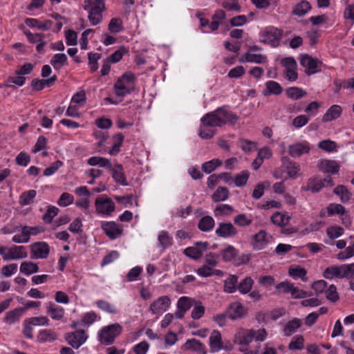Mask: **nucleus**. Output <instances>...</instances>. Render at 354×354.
<instances>
[{
	"label": "nucleus",
	"instance_id": "obj_1",
	"mask_svg": "<svg viewBox=\"0 0 354 354\" xmlns=\"http://www.w3.org/2000/svg\"><path fill=\"white\" fill-rule=\"evenodd\" d=\"M83 8L88 11V18L93 26L102 21V12L105 10L104 0H85Z\"/></svg>",
	"mask_w": 354,
	"mask_h": 354
},
{
	"label": "nucleus",
	"instance_id": "obj_2",
	"mask_svg": "<svg viewBox=\"0 0 354 354\" xmlns=\"http://www.w3.org/2000/svg\"><path fill=\"white\" fill-rule=\"evenodd\" d=\"M135 75L130 72L124 73L114 84L115 93L118 97H124L129 94L134 87Z\"/></svg>",
	"mask_w": 354,
	"mask_h": 354
},
{
	"label": "nucleus",
	"instance_id": "obj_3",
	"mask_svg": "<svg viewBox=\"0 0 354 354\" xmlns=\"http://www.w3.org/2000/svg\"><path fill=\"white\" fill-rule=\"evenodd\" d=\"M122 330V327L119 324H113L104 327L98 333L100 342L104 345L113 344L115 337Z\"/></svg>",
	"mask_w": 354,
	"mask_h": 354
},
{
	"label": "nucleus",
	"instance_id": "obj_4",
	"mask_svg": "<svg viewBox=\"0 0 354 354\" xmlns=\"http://www.w3.org/2000/svg\"><path fill=\"white\" fill-rule=\"evenodd\" d=\"M282 30L273 27H268L261 32V42L269 44L273 47L278 46L282 37Z\"/></svg>",
	"mask_w": 354,
	"mask_h": 354
},
{
	"label": "nucleus",
	"instance_id": "obj_5",
	"mask_svg": "<svg viewBox=\"0 0 354 354\" xmlns=\"http://www.w3.org/2000/svg\"><path fill=\"white\" fill-rule=\"evenodd\" d=\"M95 206L98 214L106 216H110L115 209L112 199L104 196H99L95 199Z\"/></svg>",
	"mask_w": 354,
	"mask_h": 354
},
{
	"label": "nucleus",
	"instance_id": "obj_6",
	"mask_svg": "<svg viewBox=\"0 0 354 354\" xmlns=\"http://www.w3.org/2000/svg\"><path fill=\"white\" fill-rule=\"evenodd\" d=\"M28 252L26 247L22 245H12L6 247V251L3 255L4 261L21 259L27 257Z\"/></svg>",
	"mask_w": 354,
	"mask_h": 354
},
{
	"label": "nucleus",
	"instance_id": "obj_7",
	"mask_svg": "<svg viewBox=\"0 0 354 354\" xmlns=\"http://www.w3.org/2000/svg\"><path fill=\"white\" fill-rule=\"evenodd\" d=\"M207 242H196L194 246L188 247L184 250L183 253L188 257L197 260L201 258L204 252L207 250Z\"/></svg>",
	"mask_w": 354,
	"mask_h": 354
},
{
	"label": "nucleus",
	"instance_id": "obj_8",
	"mask_svg": "<svg viewBox=\"0 0 354 354\" xmlns=\"http://www.w3.org/2000/svg\"><path fill=\"white\" fill-rule=\"evenodd\" d=\"M171 305V300L168 296H162L152 302L149 310L153 315L161 314L165 312Z\"/></svg>",
	"mask_w": 354,
	"mask_h": 354
},
{
	"label": "nucleus",
	"instance_id": "obj_9",
	"mask_svg": "<svg viewBox=\"0 0 354 354\" xmlns=\"http://www.w3.org/2000/svg\"><path fill=\"white\" fill-rule=\"evenodd\" d=\"M32 259H46L50 252V247L46 242H36L30 245Z\"/></svg>",
	"mask_w": 354,
	"mask_h": 354
},
{
	"label": "nucleus",
	"instance_id": "obj_10",
	"mask_svg": "<svg viewBox=\"0 0 354 354\" xmlns=\"http://www.w3.org/2000/svg\"><path fill=\"white\" fill-rule=\"evenodd\" d=\"M255 330L239 328L234 336L235 344L241 346L248 345L254 338Z\"/></svg>",
	"mask_w": 354,
	"mask_h": 354
},
{
	"label": "nucleus",
	"instance_id": "obj_11",
	"mask_svg": "<svg viewBox=\"0 0 354 354\" xmlns=\"http://www.w3.org/2000/svg\"><path fill=\"white\" fill-rule=\"evenodd\" d=\"M86 339L87 336L83 330H78L66 335V340L74 348L80 347Z\"/></svg>",
	"mask_w": 354,
	"mask_h": 354
},
{
	"label": "nucleus",
	"instance_id": "obj_12",
	"mask_svg": "<svg viewBox=\"0 0 354 354\" xmlns=\"http://www.w3.org/2000/svg\"><path fill=\"white\" fill-rule=\"evenodd\" d=\"M215 233L218 237L230 238L237 235L238 230L230 222L220 223L218 225Z\"/></svg>",
	"mask_w": 354,
	"mask_h": 354
},
{
	"label": "nucleus",
	"instance_id": "obj_13",
	"mask_svg": "<svg viewBox=\"0 0 354 354\" xmlns=\"http://www.w3.org/2000/svg\"><path fill=\"white\" fill-rule=\"evenodd\" d=\"M105 234L111 239H115L122 234V229L113 221L103 222L101 225Z\"/></svg>",
	"mask_w": 354,
	"mask_h": 354
},
{
	"label": "nucleus",
	"instance_id": "obj_14",
	"mask_svg": "<svg viewBox=\"0 0 354 354\" xmlns=\"http://www.w3.org/2000/svg\"><path fill=\"white\" fill-rule=\"evenodd\" d=\"M247 313L243 306L240 302L231 304L227 310V317L232 320H236L243 317Z\"/></svg>",
	"mask_w": 354,
	"mask_h": 354
},
{
	"label": "nucleus",
	"instance_id": "obj_15",
	"mask_svg": "<svg viewBox=\"0 0 354 354\" xmlns=\"http://www.w3.org/2000/svg\"><path fill=\"white\" fill-rule=\"evenodd\" d=\"M300 64L302 66L306 68V73L311 75L317 72L316 68L322 64V62L313 58L308 55H305L301 56Z\"/></svg>",
	"mask_w": 354,
	"mask_h": 354
},
{
	"label": "nucleus",
	"instance_id": "obj_16",
	"mask_svg": "<svg viewBox=\"0 0 354 354\" xmlns=\"http://www.w3.org/2000/svg\"><path fill=\"white\" fill-rule=\"evenodd\" d=\"M201 120L204 126H209V127H222L223 120L219 118L217 109L206 113Z\"/></svg>",
	"mask_w": 354,
	"mask_h": 354
},
{
	"label": "nucleus",
	"instance_id": "obj_17",
	"mask_svg": "<svg viewBox=\"0 0 354 354\" xmlns=\"http://www.w3.org/2000/svg\"><path fill=\"white\" fill-rule=\"evenodd\" d=\"M310 147L307 142H298L289 146V154L293 158L308 153Z\"/></svg>",
	"mask_w": 354,
	"mask_h": 354
},
{
	"label": "nucleus",
	"instance_id": "obj_18",
	"mask_svg": "<svg viewBox=\"0 0 354 354\" xmlns=\"http://www.w3.org/2000/svg\"><path fill=\"white\" fill-rule=\"evenodd\" d=\"M218 116L222 122V126L226 123L235 124L239 120V117L232 111H228L225 106L217 109Z\"/></svg>",
	"mask_w": 354,
	"mask_h": 354
},
{
	"label": "nucleus",
	"instance_id": "obj_19",
	"mask_svg": "<svg viewBox=\"0 0 354 354\" xmlns=\"http://www.w3.org/2000/svg\"><path fill=\"white\" fill-rule=\"evenodd\" d=\"M209 347L212 353L219 351L223 347L222 337L219 331L214 330L209 337Z\"/></svg>",
	"mask_w": 354,
	"mask_h": 354
},
{
	"label": "nucleus",
	"instance_id": "obj_20",
	"mask_svg": "<svg viewBox=\"0 0 354 354\" xmlns=\"http://www.w3.org/2000/svg\"><path fill=\"white\" fill-rule=\"evenodd\" d=\"M46 313L55 320H60L64 315V310L62 307L55 305L50 301L46 306Z\"/></svg>",
	"mask_w": 354,
	"mask_h": 354
},
{
	"label": "nucleus",
	"instance_id": "obj_21",
	"mask_svg": "<svg viewBox=\"0 0 354 354\" xmlns=\"http://www.w3.org/2000/svg\"><path fill=\"white\" fill-rule=\"evenodd\" d=\"M310 10V3L306 0H301L294 6L292 15L302 17L308 13Z\"/></svg>",
	"mask_w": 354,
	"mask_h": 354
},
{
	"label": "nucleus",
	"instance_id": "obj_22",
	"mask_svg": "<svg viewBox=\"0 0 354 354\" xmlns=\"http://www.w3.org/2000/svg\"><path fill=\"white\" fill-rule=\"evenodd\" d=\"M319 169L325 173L337 174L339 165L335 160H326L319 164Z\"/></svg>",
	"mask_w": 354,
	"mask_h": 354
},
{
	"label": "nucleus",
	"instance_id": "obj_23",
	"mask_svg": "<svg viewBox=\"0 0 354 354\" xmlns=\"http://www.w3.org/2000/svg\"><path fill=\"white\" fill-rule=\"evenodd\" d=\"M239 250L233 245H227L225 248L220 252V254L225 262L235 261Z\"/></svg>",
	"mask_w": 354,
	"mask_h": 354
},
{
	"label": "nucleus",
	"instance_id": "obj_24",
	"mask_svg": "<svg viewBox=\"0 0 354 354\" xmlns=\"http://www.w3.org/2000/svg\"><path fill=\"white\" fill-rule=\"evenodd\" d=\"M25 23L29 27H36L39 30H48L53 25V21L50 20H46L44 22H40L38 19L32 18L26 19Z\"/></svg>",
	"mask_w": 354,
	"mask_h": 354
},
{
	"label": "nucleus",
	"instance_id": "obj_25",
	"mask_svg": "<svg viewBox=\"0 0 354 354\" xmlns=\"http://www.w3.org/2000/svg\"><path fill=\"white\" fill-rule=\"evenodd\" d=\"M238 288V277L230 274L225 281L223 290L227 293H234Z\"/></svg>",
	"mask_w": 354,
	"mask_h": 354
},
{
	"label": "nucleus",
	"instance_id": "obj_26",
	"mask_svg": "<svg viewBox=\"0 0 354 354\" xmlns=\"http://www.w3.org/2000/svg\"><path fill=\"white\" fill-rule=\"evenodd\" d=\"M185 348L187 350H193L198 354H206V350L204 345L196 339H187L185 344Z\"/></svg>",
	"mask_w": 354,
	"mask_h": 354
},
{
	"label": "nucleus",
	"instance_id": "obj_27",
	"mask_svg": "<svg viewBox=\"0 0 354 354\" xmlns=\"http://www.w3.org/2000/svg\"><path fill=\"white\" fill-rule=\"evenodd\" d=\"M266 90L263 91V94L265 96H268L271 94L280 95L283 91V88L281 85L278 82L272 80L266 83Z\"/></svg>",
	"mask_w": 354,
	"mask_h": 354
},
{
	"label": "nucleus",
	"instance_id": "obj_28",
	"mask_svg": "<svg viewBox=\"0 0 354 354\" xmlns=\"http://www.w3.org/2000/svg\"><path fill=\"white\" fill-rule=\"evenodd\" d=\"M342 108L339 105H333L326 113L323 115L322 121L324 122H329L339 118L342 113Z\"/></svg>",
	"mask_w": 354,
	"mask_h": 354
},
{
	"label": "nucleus",
	"instance_id": "obj_29",
	"mask_svg": "<svg viewBox=\"0 0 354 354\" xmlns=\"http://www.w3.org/2000/svg\"><path fill=\"white\" fill-rule=\"evenodd\" d=\"M301 326V321L298 318H295L286 323L283 332L285 336L289 337Z\"/></svg>",
	"mask_w": 354,
	"mask_h": 354
},
{
	"label": "nucleus",
	"instance_id": "obj_30",
	"mask_svg": "<svg viewBox=\"0 0 354 354\" xmlns=\"http://www.w3.org/2000/svg\"><path fill=\"white\" fill-rule=\"evenodd\" d=\"M322 188H323L322 180H318L315 177H311L308 180L306 185L303 186L301 189L304 191H310L313 193H317Z\"/></svg>",
	"mask_w": 354,
	"mask_h": 354
},
{
	"label": "nucleus",
	"instance_id": "obj_31",
	"mask_svg": "<svg viewBox=\"0 0 354 354\" xmlns=\"http://www.w3.org/2000/svg\"><path fill=\"white\" fill-rule=\"evenodd\" d=\"M57 338V333L50 329L42 330L37 335V341L40 343L52 342Z\"/></svg>",
	"mask_w": 354,
	"mask_h": 354
},
{
	"label": "nucleus",
	"instance_id": "obj_32",
	"mask_svg": "<svg viewBox=\"0 0 354 354\" xmlns=\"http://www.w3.org/2000/svg\"><path fill=\"white\" fill-rule=\"evenodd\" d=\"M245 61L256 64H264L267 62V57L265 55L255 53L252 50H248L245 54Z\"/></svg>",
	"mask_w": 354,
	"mask_h": 354
},
{
	"label": "nucleus",
	"instance_id": "obj_33",
	"mask_svg": "<svg viewBox=\"0 0 354 354\" xmlns=\"http://www.w3.org/2000/svg\"><path fill=\"white\" fill-rule=\"evenodd\" d=\"M214 225L215 221L210 216L202 217L198 223V227L202 232H209L214 228Z\"/></svg>",
	"mask_w": 354,
	"mask_h": 354
},
{
	"label": "nucleus",
	"instance_id": "obj_34",
	"mask_svg": "<svg viewBox=\"0 0 354 354\" xmlns=\"http://www.w3.org/2000/svg\"><path fill=\"white\" fill-rule=\"evenodd\" d=\"M333 193L339 196L340 201L343 203H348L351 197V194L348 191V188L344 185H337L334 189Z\"/></svg>",
	"mask_w": 354,
	"mask_h": 354
},
{
	"label": "nucleus",
	"instance_id": "obj_35",
	"mask_svg": "<svg viewBox=\"0 0 354 354\" xmlns=\"http://www.w3.org/2000/svg\"><path fill=\"white\" fill-rule=\"evenodd\" d=\"M88 164L91 166L99 165L101 167L112 169V165L110 160L102 157H91L88 160Z\"/></svg>",
	"mask_w": 354,
	"mask_h": 354
},
{
	"label": "nucleus",
	"instance_id": "obj_36",
	"mask_svg": "<svg viewBox=\"0 0 354 354\" xmlns=\"http://www.w3.org/2000/svg\"><path fill=\"white\" fill-rule=\"evenodd\" d=\"M124 136L118 133L113 136V145L109 153L111 156H115L120 151V147L124 142Z\"/></svg>",
	"mask_w": 354,
	"mask_h": 354
},
{
	"label": "nucleus",
	"instance_id": "obj_37",
	"mask_svg": "<svg viewBox=\"0 0 354 354\" xmlns=\"http://www.w3.org/2000/svg\"><path fill=\"white\" fill-rule=\"evenodd\" d=\"M67 59V56L64 53H57L53 56L50 64L55 70H59L66 64Z\"/></svg>",
	"mask_w": 354,
	"mask_h": 354
},
{
	"label": "nucleus",
	"instance_id": "obj_38",
	"mask_svg": "<svg viewBox=\"0 0 354 354\" xmlns=\"http://www.w3.org/2000/svg\"><path fill=\"white\" fill-rule=\"evenodd\" d=\"M38 271V266L32 261H24L21 263L20 272L26 275H30Z\"/></svg>",
	"mask_w": 354,
	"mask_h": 354
},
{
	"label": "nucleus",
	"instance_id": "obj_39",
	"mask_svg": "<svg viewBox=\"0 0 354 354\" xmlns=\"http://www.w3.org/2000/svg\"><path fill=\"white\" fill-rule=\"evenodd\" d=\"M229 197V190L224 187H218L212 195L214 202L218 203L227 200Z\"/></svg>",
	"mask_w": 354,
	"mask_h": 354
},
{
	"label": "nucleus",
	"instance_id": "obj_40",
	"mask_svg": "<svg viewBox=\"0 0 354 354\" xmlns=\"http://www.w3.org/2000/svg\"><path fill=\"white\" fill-rule=\"evenodd\" d=\"M253 284L254 280L252 277H246L238 284L237 290H239L241 294H247L250 292Z\"/></svg>",
	"mask_w": 354,
	"mask_h": 354
},
{
	"label": "nucleus",
	"instance_id": "obj_41",
	"mask_svg": "<svg viewBox=\"0 0 354 354\" xmlns=\"http://www.w3.org/2000/svg\"><path fill=\"white\" fill-rule=\"evenodd\" d=\"M286 93L287 96L292 100H299L306 95V92L299 87H290L286 89Z\"/></svg>",
	"mask_w": 354,
	"mask_h": 354
},
{
	"label": "nucleus",
	"instance_id": "obj_42",
	"mask_svg": "<svg viewBox=\"0 0 354 354\" xmlns=\"http://www.w3.org/2000/svg\"><path fill=\"white\" fill-rule=\"evenodd\" d=\"M110 170L112 171L113 178L116 183L122 185H127L126 178L122 172V166L121 165H118L115 169L112 167V169Z\"/></svg>",
	"mask_w": 354,
	"mask_h": 354
},
{
	"label": "nucleus",
	"instance_id": "obj_43",
	"mask_svg": "<svg viewBox=\"0 0 354 354\" xmlns=\"http://www.w3.org/2000/svg\"><path fill=\"white\" fill-rule=\"evenodd\" d=\"M36 191L33 189L22 193L19 196V204L22 206L31 204L32 203L33 199L36 196Z\"/></svg>",
	"mask_w": 354,
	"mask_h": 354
},
{
	"label": "nucleus",
	"instance_id": "obj_44",
	"mask_svg": "<svg viewBox=\"0 0 354 354\" xmlns=\"http://www.w3.org/2000/svg\"><path fill=\"white\" fill-rule=\"evenodd\" d=\"M23 314V310L21 308H17L6 313L4 321L9 324H13L18 321Z\"/></svg>",
	"mask_w": 354,
	"mask_h": 354
},
{
	"label": "nucleus",
	"instance_id": "obj_45",
	"mask_svg": "<svg viewBox=\"0 0 354 354\" xmlns=\"http://www.w3.org/2000/svg\"><path fill=\"white\" fill-rule=\"evenodd\" d=\"M233 222L239 227H248L252 224V219L245 214H239L234 217Z\"/></svg>",
	"mask_w": 354,
	"mask_h": 354
},
{
	"label": "nucleus",
	"instance_id": "obj_46",
	"mask_svg": "<svg viewBox=\"0 0 354 354\" xmlns=\"http://www.w3.org/2000/svg\"><path fill=\"white\" fill-rule=\"evenodd\" d=\"M221 165V160L219 159H213L212 160L204 162L202 165V170L206 174H210Z\"/></svg>",
	"mask_w": 354,
	"mask_h": 354
},
{
	"label": "nucleus",
	"instance_id": "obj_47",
	"mask_svg": "<svg viewBox=\"0 0 354 354\" xmlns=\"http://www.w3.org/2000/svg\"><path fill=\"white\" fill-rule=\"evenodd\" d=\"M327 212L328 216H333L335 214L344 216V214L346 213V209L345 207L341 204L330 203L327 207Z\"/></svg>",
	"mask_w": 354,
	"mask_h": 354
},
{
	"label": "nucleus",
	"instance_id": "obj_48",
	"mask_svg": "<svg viewBox=\"0 0 354 354\" xmlns=\"http://www.w3.org/2000/svg\"><path fill=\"white\" fill-rule=\"evenodd\" d=\"M272 222L279 226H285L289 221V216L282 214L280 212H275L271 216Z\"/></svg>",
	"mask_w": 354,
	"mask_h": 354
},
{
	"label": "nucleus",
	"instance_id": "obj_49",
	"mask_svg": "<svg viewBox=\"0 0 354 354\" xmlns=\"http://www.w3.org/2000/svg\"><path fill=\"white\" fill-rule=\"evenodd\" d=\"M288 274L293 278H301L304 281H307V277H306L307 272L303 268L299 266L290 268L289 269Z\"/></svg>",
	"mask_w": 354,
	"mask_h": 354
},
{
	"label": "nucleus",
	"instance_id": "obj_50",
	"mask_svg": "<svg viewBox=\"0 0 354 354\" xmlns=\"http://www.w3.org/2000/svg\"><path fill=\"white\" fill-rule=\"evenodd\" d=\"M234 212V209L232 206L227 204H222L216 206L214 209V214L216 216H229Z\"/></svg>",
	"mask_w": 354,
	"mask_h": 354
},
{
	"label": "nucleus",
	"instance_id": "obj_51",
	"mask_svg": "<svg viewBox=\"0 0 354 354\" xmlns=\"http://www.w3.org/2000/svg\"><path fill=\"white\" fill-rule=\"evenodd\" d=\"M304 346V339L301 335L295 336L290 341L288 348L290 350H301Z\"/></svg>",
	"mask_w": 354,
	"mask_h": 354
},
{
	"label": "nucleus",
	"instance_id": "obj_52",
	"mask_svg": "<svg viewBox=\"0 0 354 354\" xmlns=\"http://www.w3.org/2000/svg\"><path fill=\"white\" fill-rule=\"evenodd\" d=\"M122 21L120 18H113L109 24V30L112 33H118L122 30Z\"/></svg>",
	"mask_w": 354,
	"mask_h": 354
},
{
	"label": "nucleus",
	"instance_id": "obj_53",
	"mask_svg": "<svg viewBox=\"0 0 354 354\" xmlns=\"http://www.w3.org/2000/svg\"><path fill=\"white\" fill-rule=\"evenodd\" d=\"M160 245L165 249L172 245V239L169 236L168 232L162 231L160 232L158 237Z\"/></svg>",
	"mask_w": 354,
	"mask_h": 354
},
{
	"label": "nucleus",
	"instance_id": "obj_54",
	"mask_svg": "<svg viewBox=\"0 0 354 354\" xmlns=\"http://www.w3.org/2000/svg\"><path fill=\"white\" fill-rule=\"evenodd\" d=\"M344 229L340 226H330L326 230V234L330 239H335L344 234Z\"/></svg>",
	"mask_w": 354,
	"mask_h": 354
},
{
	"label": "nucleus",
	"instance_id": "obj_55",
	"mask_svg": "<svg viewBox=\"0 0 354 354\" xmlns=\"http://www.w3.org/2000/svg\"><path fill=\"white\" fill-rule=\"evenodd\" d=\"M59 209L55 206L48 207L46 212L43 215L42 219L46 223L52 222L55 216L57 215Z\"/></svg>",
	"mask_w": 354,
	"mask_h": 354
},
{
	"label": "nucleus",
	"instance_id": "obj_56",
	"mask_svg": "<svg viewBox=\"0 0 354 354\" xmlns=\"http://www.w3.org/2000/svg\"><path fill=\"white\" fill-rule=\"evenodd\" d=\"M222 6L229 11L239 12L241 10L239 0H223Z\"/></svg>",
	"mask_w": 354,
	"mask_h": 354
},
{
	"label": "nucleus",
	"instance_id": "obj_57",
	"mask_svg": "<svg viewBox=\"0 0 354 354\" xmlns=\"http://www.w3.org/2000/svg\"><path fill=\"white\" fill-rule=\"evenodd\" d=\"M249 172L246 170L242 171L240 174H237L234 179V183L237 187L245 185L249 178Z\"/></svg>",
	"mask_w": 354,
	"mask_h": 354
},
{
	"label": "nucleus",
	"instance_id": "obj_58",
	"mask_svg": "<svg viewBox=\"0 0 354 354\" xmlns=\"http://www.w3.org/2000/svg\"><path fill=\"white\" fill-rule=\"evenodd\" d=\"M325 294L326 299L332 302L337 301L339 298L337 288L334 285L329 286L326 290Z\"/></svg>",
	"mask_w": 354,
	"mask_h": 354
},
{
	"label": "nucleus",
	"instance_id": "obj_59",
	"mask_svg": "<svg viewBox=\"0 0 354 354\" xmlns=\"http://www.w3.org/2000/svg\"><path fill=\"white\" fill-rule=\"evenodd\" d=\"M27 320L32 326H48L49 322V319L46 316L34 317L27 319Z\"/></svg>",
	"mask_w": 354,
	"mask_h": 354
},
{
	"label": "nucleus",
	"instance_id": "obj_60",
	"mask_svg": "<svg viewBox=\"0 0 354 354\" xmlns=\"http://www.w3.org/2000/svg\"><path fill=\"white\" fill-rule=\"evenodd\" d=\"M127 52L124 47H121L112 53L106 59L111 63H116L119 62L122 58L123 55Z\"/></svg>",
	"mask_w": 354,
	"mask_h": 354
},
{
	"label": "nucleus",
	"instance_id": "obj_61",
	"mask_svg": "<svg viewBox=\"0 0 354 354\" xmlns=\"http://www.w3.org/2000/svg\"><path fill=\"white\" fill-rule=\"evenodd\" d=\"M286 167L288 176L292 178H296L300 171L299 165L294 162H289Z\"/></svg>",
	"mask_w": 354,
	"mask_h": 354
},
{
	"label": "nucleus",
	"instance_id": "obj_62",
	"mask_svg": "<svg viewBox=\"0 0 354 354\" xmlns=\"http://www.w3.org/2000/svg\"><path fill=\"white\" fill-rule=\"evenodd\" d=\"M73 196L67 193L64 192L63 193L59 199L57 201V203L59 206L62 207H66L73 203Z\"/></svg>",
	"mask_w": 354,
	"mask_h": 354
},
{
	"label": "nucleus",
	"instance_id": "obj_63",
	"mask_svg": "<svg viewBox=\"0 0 354 354\" xmlns=\"http://www.w3.org/2000/svg\"><path fill=\"white\" fill-rule=\"evenodd\" d=\"M82 219L76 218L69 225L68 230L74 234H80L83 231Z\"/></svg>",
	"mask_w": 354,
	"mask_h": 354
},
{
	"label": "nucleus",
	"instance_id": "obj_64",
	"mask_svg": "<svg viewBox=\"0 0 354 354\" xmlns=\"http://www.w3.org/2000/svg\"><path fill=\"white\" fill-rule=\"evenodd\" d=\"M15 161L17 165L26 167L30 162V158L27 153L21 151L17 156Z\"/></svg>",
	"mask_w": 354,
	"mask_h": 354
}]
</instances>
